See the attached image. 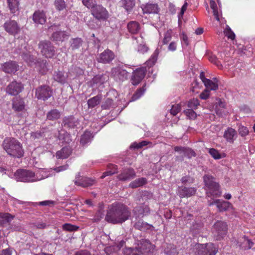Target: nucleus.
Wrapping results in <instances>:
<instances>
[{
    "label": "nucleus",
    "instance_id": "nucleus-1",
    "mask_svg": "<svg viewBox=\"0 0 255 255\" xmlns=\"http://www.w3.org/2000/svg\"><path fill=\"white\" fill-rule=\"evenodd\" d=\"M130 216V212L126 205L115 203L109 207L105 220L113 224H119L128 220Z\"/></svg>",
    "mask_w": 255,
    "mask_h": 255
},
{
    "label": "nucleus",
    "instance_id": "nucleus-2",
    "mask_svg": "<svg viewBox=\"0 0 255 255\" xmlns=\"http://www.w3.org/2000/svg\"><path fill=\"white\" fill-rule=\"evenodd\" d=\"M2 146L6 153L11 156L20 158L23 155L24 150L22 144L14 138H5L2 143Z\"/></svg>",
    "mask_w": 255,
    "mask_h": 255
},
{
    "label": "nucleus",
    "instance_id": "nucleus-3",
    "mask_svg": "<svg viewBox=\"0 0 255 255\" xmlns=\"http://www.w3.org/2000/svg\"><path fill=\"white\" fill-rule=\"evenodd\" d=\"M207 196L211 198L220 197L222 192L219 184L216 182L212 176L206 175L204 176Z\"/></svg>",
    "mask_w": 255,
    "mask_h": 255
},
{
    "label": "nucleus",
    "instance_id": "nucleus-4",
    "mask_svg": "<svg viewBox=\"0 0 255 255\" xmlns=\"http://www.w3.org/2000/svg\"><path fill=\"white\" fill-rule=\"evenodd\" d=\"M15 179L17 181L23 182H33L38 179L35 173L26 169H18L14 174Z\"/></svg>",
    "mask_w": 255,
    "mask_h": 255
},
{
    "label": "nucleus",
    "instance_id": "nucleus-5",
    "mask_svg": "<svg viewBox=\"0 0 255 255\" xmlns=\"http://www.w3.org/2000/svg\"><path fill=\"white\" fill-rule=\"evenodd\" d=\"M197 255H215L217 250L212 243L198 244L196 246Z\"/></svg>",
    "mask_w": 255,
    "mask_h": 255
},
{
    "label": "nucleus",
    "instance_id": "nucleus-6",
    "mask_svg": "<svg viewBox=\"0 0 255 255\" xmlns=\"http://www.w3.org/2000/svg\"><path fill=\"white\" fill-rule=\"evenodd\" d=\"M137 246L141 255H148L152 253L155 249V246L146 239H142L138 242Z\"/></svg>",
    "mask_w": 255,
    "mask_h": 255
},
{
    "label": "nucleus",
    "instance_id": "nucleus-7",
    "mask_svg": "<svg viewBox=\"0 0 255 255\" xmlns=\"http://www.w3.org/2000/svg\"><path fill=\"white\" fill-rule=\"evenodd\" d=\"M39 48L42 54L46 58H51L54 55V48L48 41H41L39 44Z\"/></svg>",
    "mask_w": 255,
    "mask_h": 255
},
{
    "label": "nucleus",
    "instance_id": "nucleus-8",
    "mask_svg": "<svg viewBox=\"0 0 255 255\" xmlns=\"http://www.w3.org/2000/svg\"><path fill=\"white\" fill-rule=\"evenodd\" d=\"M4 30L9 34L15 35L20 31V27L17 22L13 20H7L3 24Z\"/></svg>",
    "mask_w": 255,
    "mask_h": 255
},
{
    "label": "nucleus",
    "instance_id": "nucleus-9",
    "mask_svg": "<svg viewBox=\"0 0 255 255\" xmlns=\"http://www.w3.org/2000/svg\"><path fill=\"white\" fill-rule=\"evenodd\" d=\"M91 13L94 17L99 20L106 19L108 16V13L106 8L97 4L91 9Z\"/></svg>",
    "mask_w": 255,
    "mask_h": 255
},
{
    "label": "nucleus",
    "instance_id": "nucleus-10",
    "mask_svg": "<svg viewBox=\"0 0 255 255\" xmlns=\"http://www.w3.org/2000/svg\"><path fill=\"white\" fill-rule=\"evenodd\" d=\"M52 96V91L47 86H42L36 90V96L39 99L46 100Z\"/></svg>",
    "mask_w": 255,
    "mask_h": 255
},
{
    "label": "nucleus",
    "instance_id": "nucleus-11",
    "mask_svg": "<svg viewBox=\"0 0 255 255\" xmlns=\"http://www.w3.org/2000/svg\"><path fill=\"white\" fill-rule=\"evenodd\" d=\"M146 71V68L144 67L136 69L133 72V75L131 79V83L133 85L138 84L144 78Z\"/></svg>",
    "mask_w": 255,
    "mask_h": 255
},
{
    "label": "nucleus",
    "instance_id": "nucleus-12",
    "mask_svg": "<svg viewBox=\"0 0 255 255\" xmlns=\"http://www.w3.org/2000/svg\"><path fill=\"white\" fill-rule=\"evenodd\" d=\"M227 231V224L222 221H217L214 225L213 232L218 239L222 238L226 234Z\"/></svg>",
    "mask_w": 255,
    "mask_h": 255
},
{
    "label": "nucleus",
    "instance_id": "nucleus-13",
    "mask_svg": "<svg viewBox=\"0 0 255 255\" xmlns=\"http://www.w3.org/2000/svg\"><path fill=\"white\" fill-rule=\"evenodd\" d=\"M208 205L209 206H212L216 204L219 211L220 212L225 211L232 208V204L227 201H221L220 200L217 199L215 200H208Z\"/></svg>",
    "mask_w": 255,
    "mask_h": 255
},
{
    "label": "nucleus",
    "instance_id": "nucleus-14",
    "mask_svg": "<svg viewBox=\"0 0 255 255\" xmlns=\"http://www.w3.org/2000/svg\"><path fill=\"white\" fill-rule=\"evenodd\" d=\"M115 58L114 53L109 49L104 50L97 58L99 62L106 64L111 62Z\"/></svg>",
    "mask_w": 255,
    "mask_h": 255
},
{
    "label": "nucleus",
    "instance_id": "nucleus-15",
    "mask_svg": "<svg viewBox=\"0 0 255 255\" xmlns=\"http://www.w3.org/2000/svg\"><path fill=\"white\" fill-rule=\"evenodd\" d=\"M95 181L86 177H81L78 174L76 175L75 183L76 185L83 187H87L94 185Z\"/></svg>",
    "mask_w": 255,
    "mask_h": 255
},
{
    "label": "nucleus",
    "instance_id": "nucleus-16",
    "mask_svg": "<svg viewBox=\"0 0 255 255\" xmlns=\"http://www.w3.org/2000/svg\"><path fill=\"white\" fill-rule=\"evenodd\" d=\"M23 86L20 83L13 81L6 88V92L11 95H16L21 92Z\"/></svg>",
    "mask_w": 255,
    "mask_h": 255
},
{
    "label": "nucleus",
    "instance_id": "nucleus-17",
    "mask_svg": "<svg viewBox=\"0 0 255 255\" xmlns=\"http://www.w3.org/2000/svg\"><path fill=\"white\" fill-rule=\"evenodd\" d=\"M112 74L116 79L124 81L126 80L128 76V72L120 67L114 68L112 70Z\"/></svg>",
    "mask_w": 255,
    "mask_h": 255
},
{
    "label": "nucleus",
    "instance_id": "nucleus-18",
    "mask_svg": "<svg viewBox=\"0 0 255 255\" xmlns=\"http://www.w3.org/2000/svg\"><path fill=\"white\" fill-rule=\"evenodd\" d=\"M196 189L194 187H179L177 194L181 198L190 197L195 195Z\"/></svg>",
    "mask_w": 255,
    "mask_h": 255
},
{
    "label": "nucleus",
    "instance_id": "nucleus-19",
    "mask_svg": "<svg viewBox=\"0 0 255 255\" xmlns=\"http://www.w3.org/2000/svg\"><path fill=\"white\" fill-rule=\"evenodd\" d=\"M36 52L34 51L23 52L22 58L23 60L29 66H32L36 64Z\"/></svg>",
    "mask_w": 255,
    "mask_h": 255
},
{
    "label": "nucleus",
    "instance_id": "nucleus-20",
    "mask_svg": "<svg viewBox=\"0 0 255 255\" xmlns=\"http://www.w3.org/2000/svg\"><path fill=\"white\" fill-rule=\"evenodd\" d=\"M19 66L17 63L13 61H9L8 62L3 63L1 68L2 70L6 73H14L18 69Z\"/></svg>",
    "mask_w": 255,
    "mask_h": 255
},
{
    "label": "nucleus",
    "instance_id": "nucleus-21",
    "mask_svg": "<svg viewBox=\"0 0 255 255\" xmlns=\"http://www.w3.org/2000/svg\"><path fill=\"white\" fill-rule=\"evenodd\" d=\"M135 177V172L133 169L128 168L123 170L118 178L121 181L130 180Z\"/></svg>",
    "mask_w": 255,
    "mask_h": 255
},
{
    "label": "nucleus",
    "instance_id": "nucleus-22",
    "mask_svg": "<svg viewBox=\"0 0 255 255\" xmlns=\"http://www.w3.org/2000/svg\"><path fill=\"white\" fill-rule=\"evenodd\" d=\"M32 19L36 24H43L46 20L45 13L43 10H38L33 13Z\"/></svg>",
    "mask_w": 255,
    "mask_h": 255
},
{
    "label": "nucleus",
    "instance_id": "nucleus-23",
    "mask_svg": "<svg viewBox=\"0 0 255 255\" xmlns=\"http://www.w3.org/2000/svg\"><path fill=\"white\" fill-rule=\"evenodd\" d=\"M237 137V131L233 128H229L224 132V137L230 143H233Z\"/></svg>",
    "mask_w": 255,
    "mask_h": 255
},
{
    "label": "nucleus",
    "instance_id": "nucleus-24",
    "mask_svg": "<svg viewBox=\"0 0 255 255\" xmlns=\"http://www.w3.org/2000/svg\"><path fill=\"white\" fill-rule=\"evenodd\" d=\"M134 227L141 231H150L152 232L154 230V227L146 222H144L142 220H139L134 224Z\"/></svg>",
    "mask_w": 255,
    "mask_h": 255
},
{
    "label": "nucleus",
    "instance_id": "nucleus-25",
    "mask_svg": "<svg viewBox=\"0 0 255 255\" xmlns=\"http://www.w3.org/2000/svg\"><path fill=\"white\" fill-rule=\"evenodd\" d=\"M141 8L143 13H157L159 11V8L157 4L146 3L143 4Z\"/></svg>",
    "mask_w": 255,
    "mask_h": 255
},
{
    "label": "nucleus",
    "instance_id": "nucleus-26",
    "mask_svg": "<svg viewBox=\"0 0 255 255\" xmlns=\"http://www.w3.org/2000/svg\"><path fill=\"white\" fill-rule=\"evenodd\" d=\"M174 150L180 154H182L183 156H186L188 158H191L192 156H195L194 151L189 148L176 146L174 147Z\"/></svg>",
    "mask_w": 255,
    "mask_h": 255
},
{
    "label": "nucleus",
    "instance_id": "nucleus-27",
    "mask_svg": "<svg viewBox=\"0 0 255 255\" xmlns=\"http://www.w3.org/2000/svg\"><path fill=\"white\" fill-rule=\"evenodd\" d=\"M125 244L124 241H121L118 244L114 246H110L105 248V252L108 255H111L113 253L118 252L120 250L121 248L123 247Z\"/></svg>",
    "mask_w": 255,
    "mask_h": 255
},
{
    "label": "nucleus",
    "instance_id": "nucleus-28",
    "mask_svg": "<svg viewBox=\"0 0 255 255\" xmlns=\"http://www.w3.org/2000/svg\"><path fill=\"white\" fill-rule=\"evenodd\" d=\"M13 109L17 112H23L25 110V104L22 99L18 98H14L12 102Z\"/></svg>",
    "mask_w": 255,
    "mask_h": 255
},
{
    "label": "nucleus",
    "instance_id": "nucleus-29",
    "mask_svg": "<svg viewBox=\"0 0 255 255\" xmlns=\"http://www.w3.org/2000/svg\"><path fill=\"white\" fill-rule=\"evenodd\" d=\"M135 0H121L120 5L127 12H130L135 5Z\"/></svg>",
    "mask_w": 255,
    "mask_h": 255
},
{
    "label": "nucleus",
    "instance_id": "nucleus-30",
    "mask_svg": "<svg viewBox=\"0 0 255 255\" xmlns=\"http://www.w3.org/2000/svg\"><path fill=\"white\" fill-rule=\"evenodd\" d=\"M37 70L41 74H45L48 70L47 66V62L45 60L41 61H36V64L34 65Z\"/></svg>",
    "mask_w": 255,
    "mask_h": 255
},
{
    "label": "nucleus",
    "instance_id": "nucleus-31",
    "mask_svg": "<svg viewBox=\"0 0 255 255\" xmlns=\"http://www.w3.org/2000/svg\"><path fill=\"white\" fill-rule=\"evenodd\" d=\"M211 8L213 10L214 15L218 21L220 20V18L222 16L221 11L218 8L216 2L214 0H211L210 2Z\"/></svg>",
    "mask_w": 255,
    "mask_h": 255
},
{
    "label": "nucleus",
    "instance_id": "nucleus-32",
    "mask_svg": "<svg viewBox=\"0 0 255 255\" xmlns=\"http://www.w3.org/2000/svg\"><path fill=\"white\" fill-rule=\"evenodd\" d=\"M128 31L132 34L137 33L140 29L138 23L135 21L129 22L127 25Z\"/></svg>",
    "mask_w": 255,
    "mask_h": 255
},
{
    "label": "nucleus",
    "instance_id": "nucleus-33",
    "mask_svg": "<svg viewBox=\"0 0 255 255\" xmlns=\"http://www.w3.org/2000/svg\"><path fill=\"white\" fill-rule=\"evenodd\" d=\"M71 153V150L69 147H65L61 149V150L58 151L56 152V157L57 158H66Z\"/></svg>",
    "mask_w": 255,
    "mask_h": 255
},
{
    "label": "nucleus",
    "instance_id": "nucleus-34",
    "mask_svg": "<svg viewBox=\"0 0 255 255\" xmlns=\"http://www.w3.org/2000/svg\"><path fill=\"white\" fill-rule=\"evenodd\" d=\"M147 183L146 178L141 177L134 180L129 184V187L135 188L143 186Z\"/></svg>",
    "mask_w": 255,
    "mask_h": 255
},
{
    "label": "nucleus",
    "instance_id": "nucleus-35",
    "mask_svg": "<svg viewBox=\"0 0 255 255\" xmlns=\"http://www.w3.org/2000/svg\"><path fill=\"white\" fill-rule=\"evenodd\" d=\"M124 255H141L137 246L135 248L126 247L123 251Z\"/></svg>",
    "mask_w": 255,
    "mask_h": 255
},
{
    "label": "nucleus",
    "instance_id": "nucleus-36",
    "mask_svg": "<svg viewBox=\"0 0 255 255\" xmlns=\"http://www.w3.org/2000/svg\"><path fill=\"white\" fill-rule=\"evenodd\" d=\"M204 85L207 88L206 89L215 91L218 89L219 86L218 80L216 78L214 79V81L208 79Z\"/></svg>",
    "mask_w": 255,
    "mask_h": 255
},
{
    "label": "nucleus",
    "instance_id": "nucleus-37",
    "mask_svg": "<svg viewBox=\"0 0 255 255\" xmlns=\"http://www.w3.org/2000/svg\"><path fill=\"white\" fill-rule=\"evenodd\" d=\"M133 211L138 215H142L143 216L148 215L150 212L149 208L145 204L142 205V206L135 208Z\"/></svg>",
    "mask_w": 255,
    "mask_h": 255
},
{
    "label": "nucleus",
    "instance_id": "nucleus-38",
    "mask_svg": "<svg viewBox=\"0 0 255 255\" xmlns=\"http://www.w3.org/2000/svg\"><path fill=\"white\" fill-rule=\"evenodd\" d=\"M159 53V50L156 49L152 54L150 58L146 62L145 65L148 67L153 66L157 60Z\"/></svg>",
    "mask_w": 255,
    "mask_h": 255
},
{
    "label": "nucleus",
    "instance_id": "nucleus-39",
    "mask_svg": "<svg viewBox=\"0 0 255 255\" xmlns=\"http://www.w3.org/2000/svg\"><path fill=\"white\" fill-rule=\"evenodd\" d=\"M7 2L11 13H14L18 10V0H7Z\"/></svg>",
    "mask_w": 255,
    "mask_h": 255
},
{
    "label": "nucleus",
    "instance_id": "nucleus-40",
    "mask_svg": "<svg viewBox=\"0 0 255 255\" xmlns=\"http://www.w3.org/2000/svg\"><path fill=\"white\" fill-rule=\"evenodd\" d=\"M67 36L64 31H56L52 34L51 39L55 41H63Z\"/></svg>",
    "mask_w": 255,
    "mask_h": 255
},
{
    "label": "nucleus",
    "instance_id": "nucleus-41",
    "mask_svg": "<svg viewBox=\"0 0 255 255\" xmlns=\"http://www.w3.org/2000/svg\"><path fill=\"white\" fill-rule=\"evenodd\" d=\"M13 219V216L9 213H0V225L10 222Z\"/></svg>",
    "mask_w": 255,
    "mask_h": 255
},
{
    "label": "nucleus",
    "instance_id": "nucleus-42",
    "mask_svg": "<svg viewBox=\"0 0 255 255\" xmlns=\"http://www.w3.org/2000/svg\"><path fill=\"white\" fill-rule=\"evenodd\" d=\"M92 138V135L91 132L86 131L82 135L80 142L82 145H85L91 141Z\"/></svg>",
    "mask_w": 255,
    "mask_h": 255
},
{
    "label": "nucleus",
    "instance_id": "nucleus-43",
    "mask_svg": "<svg viewBox=\"0 0 255 255\" xmlns=\"http://www.w3.org/2000/svg\"><path fill=\"white\" fill-rule=\"evenodd\" d=\"M101 100V97L100 96H96L88 101V107L90 108H93L96 106L98 105Z\"/></svg>",
    "mask_w": 255,
    "mask_h": 255
},
{
    "label": "nucleus",
    "instance_id": "nucleus-44",
    "mask_svg": "<svg viewBox=\"0 0 255 255\" xmlns=\"http://www.w3.org/2000/svg\"><path fill=\"white\" fill-rule=\"evenodd\" d=\"M53 77L55 81L61 83H64L66 82L67 75H65L62 72L58 71L53 75Z\"/></svg>",
    "mask_w": 255,
    "mask_h": 255
},
{
    "label": "nucleus",
    "instance_id": "nucleus-45",
    "mask_svg": "<svg viewBox=\"0 0 255 255\" xmlns=\"http://www.w3.org/2000/svg\"><path fill=\"white\" fill-rule=\"evenodd\" d=\"M60 112L56 109L52 110L47 114V118L49 120H55L59 118Z\"/></svg>",
    "mask_w": 255,
    "mask_h": 255
},
{
    "label": "nucleus",
    "instance_id": "nucleus-46",
    "mask_svg": "<svg viewBox=\"0 0 255 255\" xmlns=\"http://www.w3.org/2000/svg\"><path fill=\"white\" fill-rule=\"evenodd\" d=\"M49 171H47L46 169H42L39 171V172L36 173L35 175H36L38 178L37 181L41 180L44 178L48 177L50 175V173H49Z\"/></svg>",
    "mask_w": 255,
    "mask_h": 255
},
{
    "label": "nucleus",
    "instance_id": "nucleus-47",
    "mask_svg": "<svg viewBox=\"0 0 255 255\" xmlns=\"http://www.w3.org/2000/svg\"><path fill=\"white\" fill-rule=\"evenodd\" d=\"M54 5L56 9L58 11L63 10L66 8V3L64 0H55Z\"/></svg>",
    "mask_w": 255,
    "mask_h": 255
},
{
    "label": "nucleus",
    "instance_id": "nucleus-48",
    "mask_svg": "<svg viewBox=\"0 0 255 255\" xmlns=\"http://www.w3.org/2000/svg\"><path fill=\"white\" fill-rule=\"evenodd\" d=\"M209 153L215 159H219L225 157L224 155H222L219 153L218 150L215 148H210L209 149Z\"/></svg>",
    "mask_w": 255,
    "mask_h": 255
},
{
    "label": "nucleus",
    "instance_id": "nucleus-49",
    "mask_svg": "<svg viewBox=\"0 0 255 255\" xmlns=\"http://www.w3.org/2000/svg\"><path fill=\"white\" fill-rule=\"evenodd\" d=\"M200 105L199 101L197 99H193L188 102V107L192 110L197 109Z\"/></svg>",
    "mask_w": 255,
    "mask_h": 255
},
{
    "label": "nucleus",
    "instance_id": "nucleus-50",
    "mask_svg": "<svg viewBox=\"0 0 255 255\" xmlns=\"http://www.w3.org/2000/svg\"><path fill=\"white\" fill-rule=\"evenodd\" d=\"M145 90L146 89L144 87L137 90L135 94L132 96L130 101H134L138 99L142 95H143Z\"/></svg>",
    "mask_w": 255,
    "mask_h": 255
},
{
    "label": "nucleus",
    "instance_id": "nucleus-51",
    "mask_svg": "<svg viewBox=\"0 0 255 255\" xmlns=\"http://www.w3.org/2000/svg\"><path fill=\"white\" fill-rule=\"evenodd\" d=\"M244 241L242 245H241V247L244 250H248L251 249L253 246V243L247 238L244 237L243 238Z\"/></svg>",
    "mask_w": 255,
    "mask_h": 255
},
{
    "label": "nucleus",
    "instance_id": "nucleus-52",
    "mask_svg": "<svg viewBox=\"0 0 255 255\" xmlns=\"http://www.w3.org/2000/svg\"><path fill=\"white\" fill-rule=\"evenodd\" d=\"M82 41L81 38H74L72 40L71 47L72 49H77L82 45Z\"/></svg>",
    "mask_w": 255,
    "mask_h": 255
},
{
    "label": "nucleus",
    "instance_id": "nucleus-53",
    "mask_svg": "<svg viewBox=\"0 0 255 255\" xmlns=\"http://www.w3.org/2000/svg\"><path fill=\"white\" fill-rule=\"evenodd\" d=\"M193 110L191 109H187L184 111V113L189 119L194 120L197 117V114Z\"/></svg>",
    "mask_w": 255,
    "mask_h": 255
},
{
    "label": "nucleus",
    "instance_id": "nucleus-54",
    "mask_svg": "<svg viewBox=\"0 0 255 255\" xmlns=\"http://www.w3.org/2000/svg\"><path fill=\"white\" fill-rule=\"evenodd\" d=\"M165 253L170 255H175L177 253L176 249L174 246L169 245L167 248L164 250Z\"/></svg>",
    "mask_w": 255,
    "mask_h": 255
},
{
    "label": "nucleus",
    "instance_id": "nucleus-55",
    "mask_svg": "<svg viewBox=\"0 0 255 255\" xmlns=\"http://www.w3.org/2000/svg\"><path fill=\"white\" fill-rule=\"evenodd\" d=\"M114 104L113 100L111 99H107L103 103L102 107L104 109H110V108L114 107Z\"/></svg>",
    "mask_w": 255,
    "mask_h": 255
},
{
    "label": "nucleus",
    "instance_id": "nucleus-56",
    "mask_svg": "<svg viewBox=\"0 0 255 255\" xmlns=\"http://www.w3.org/2000/svg\"><path fill=\"white\" fill-rule=\"evenodd\" d=\"M173 31L172 29H168L164 34L163 42L164 44H167L171 39Z\"/></svg>",
    "mask_w": 255,
    "mask_h": 255
},
{
    "label": "nucleus",
    "instance_id": "nucleus-57",
    "mask_svg": "<svg viewBox=\"0 0 255 255\" xmlns=\"http://www.w3.org/2000/svg\"><path fill=\"white\" fill-rule=\"evenodd\" d=\"M224 34L226 36L232 40L234 39L235 38V33L232 31L230 27L228 25L226 26V27L224 30Z\"/></svg>",
    "mask_w": 255,
    "mask_h": 255
},
{
    "label": "nucleus",
    "instance_id": "nucleus-58",
    "mask_svg": "<svg viewBox=\"0 0 255 255\" xmlns=\"http://www.w3.org/2000/svg\"><path fill=\"white\" fill-rule=\"evenodd\" d=\"M83 4L88 8H92L97 5L95 0H83Z\"/></svg>",
    "mask_w": 255,
    "mask_h": 255
},
{
    "label": "nucleus",
    "instance_id": "nucleus-59",
    "mask_svg": "<svg viewBox=\"0 0 255 255\" xmlns=\"http://www.w3.org/2000/svg\"><path fill=\"white\" fill-rule=\"evenodd\" d=\"M181 110V104H177L174 105H172V108L170 110V113L172 115L175 116L179 112H180Z\"/></svg>",
    "mask_w": 255,
    "mask_h": 255
},
{
    "label": "nucleus",
    "instance_id": "nucleus-60",
    "mask_svg": "<svg viewBox=\"0 0 255 255\" xmlns=\"http://www.w3.org/2000/svg\"><path fill=\"white\" fill-rule=\"evenodd\" d=\"M141 43H140L137 47V51L140 53H144L147 51L148 47L145 45L142 41V37H140Z\"/></svg>",
    "mask_w": 255,
    "mask_h": 255
},
{
    "label": "nucleus",
    "instance_id": "nucleus-61",
    "mask_svg": "<svg viewBox=\"0 0 255 255\" xmlns=\"http://www.w3.org/2000/svg\"><path fill=\"white\" fill-rule=\"evenodd\" d=\"M78 227L71 225L70 224H65L62 226V229L67 231H76L78 229Z\"/></svg>",
    "mask_w": 255,
    "mask_h": 255
},
{
    "label": "nucleus",
    "instance_id": "nucleus-62",
    "mask_svg": "<svg viewBox=\"0 0 255 255\" xmlns=\"http://www.w3.org/2000/svg\"><path fill=\"white\" fill-rule=\"evenodd\" d=\"M148 143V142L145 140L142 141L139 143L134 142L130 146V148H139L144 146Z\"/></svg>",
    "mask_w": 255,
    "mask_h": 255
},
{
    "label": "nucleus",
    "instance_id": "nucleus-63",
    "mask_svg": "<svg viewBox=\"0 0 255 255\" xmlns=\"http://www.w3.org/2000/svg\"><path fill=\"white\" fill-rule=\"evenodd\" d=\"M239 134L242 136H245L249 134L248 128L243 126H240L238 129Z\"/></svg>",
    "mask_w": 255,
    "mask_h": 255
},
{
    "label": "nucleus",
    "instance_id": "nucleus-64",
    "mask_svg": "<svg viewBox=\"0 0 255 255\" xmlns=\"http://www.w3.org/2000/svg\"><path fill=\"white\" fill-rule=\"evenodd\" d=\"M65 123L70 127H74L77 126L78 122L74 118L70 117L65 121Z\"/></svg>",
    "mask_w": 255,
    "mask_h": 255
}]
</instances>
